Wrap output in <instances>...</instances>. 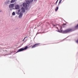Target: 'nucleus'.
Segmentation results:
<instances>
[{
    "label": "nucleus",
    "instance_id": "nucleus-1",
    "mask_svg": "<svg viewBox=\"0 0 78 78\" xmlns=\"http://www.w3.org/2000/svg\"><path fill=\"white\" fill-rule=\"evenodd\" d=\"M28 48V46H26L24 48H22L18 49V51L16 52V53H18V52H20V51H24V50H27Z\"/></svg>",
    "mask_w": 78,
    "mask_h": 78
},
{
    "label": "nucleus",
    "instance_id": "nucleus-2",
    "mask_svg": "<svg viewBox=\"0 0 78 78\" xmlns=\"http://www.w3.org/2000/svg\"><path fill=\"white\" fill-rule=\"evenodd\" d=\"M72 31V30L71 29H66L63 32L64 33H69V32H71Z\"/></svg>",
    "mask_w": 78,
    "mask_h": 78
},
{
    "label": "nucleus",
    "instance_id": "nucleus-3",
    "mask_svg": "<svg viewBox=\"0 0 78 78\" xmlns=\"http://www.w3.org/2000/svg\"><path fill=\"white\" fill-rule=\"evenodd\" d=\"M66 25V24H64L63 25H61V26H59V27H60V32H62V28L64 27V25Z\"/></svg>",
    "mask_w": 78,
    "mask_h": 78
},
{
    "label": "nucleus",
    "instance_id": "nucleus-4",
    "mask_svg": "<svg viewBox=\"0 0 78 78\" xmlns=\"http://www.w3.org/2000/svg\"><path fill=\"white\" fill-rule=\"evenodd\" d=\"M39 44H36L33 45L32 47V48H35V47H38L39 46Z\"/></svg>",
    "mask_w": 78,
    "mask_h": 78
},
{
    "label": "nucleus",
    "instance_id": "nucleus-5",
    "mask_svg": "<svg viewBox=\"0 0 78 78\" xmlns=\"http://www.w3.org/2000/svg\"><path fill=\"white\" fill-rule=\"evenodd\" d=\"M19 9V5H16L15 6V9Z\"/></svg>",
    "mask_w": 78,
    "mask_h": 78
},
{
    "label": "nucleus",
    "instance_id": "nucleus-6",
    "mask_svg": "<svg viewBox=\"0 0 78 78\" xmlns=\"http://www.w3.org/2000/svg\"><path fill=\"white\" fill-rule=\"evenodd\" d=\"M14 4H11L9 5V8H13L14 7Z\"/></svg>",
    "mask_w": 78,
    "mask_h": 78
},
{
    "label": "nucleus",
    "instance_id": "nucleus-7",
    "mask_svg": "<svg viewBox=\"0 0 78 78\" xmlns=\"http://www.w3.org/2000/svg\"><path fill=\"white\" fill-rule=\"evenodd\" d=\"M23 7L24 8H27V4L25 3H23Z\"/></svg>",
    "mask_w": 78,
    "mask_h": 78
},
{
    "label": "nucleus",
    "instance_id": "nucleus-8",
    "mask_svg": "<svg viewBox=\"0 0 78 78\" xmlns=\"http://www.w3.org/2000/svg\"><path fill=\"white\" fill-rule=\"evenodd\" d=\"M21 9L22 11H23V12H25V9H24V8H23V7H22Z\"/></svg>",
    "mask_w": 78,
    "mask_h": 78
},
{
    "label": "nucleus",
    "instance_id": "nucleus-9",
    "mask_svg": "<svg viewBox=\"0 0 78 78\" xmlns=\"http://www.w3.org/2000/svg\"><path fill=\"white\" fill-rule=\"evenodd\" d=\"M22 12H21L19 16V17H20H20H22Z\"/></svg>",
    "mask_w": 78,
    "mask_h": 78
},
{
    "label": "nucleus",
    "instance_id": "nucleus-10",
    "mask_svg": "<svg viewBox=\"0 0 78 78\" xmlns=\"http://www.w3.org/2000/svg\"><path fill=\"white\" fill-rule=\"evenodd\" d=\"M16 1V0H12L11 1L10 3H14Z\"/></svg>",
    "mask_w": 78,
    "mask_h": 78
},
{
    "label": "nucleus",
    "instance_id": "nucleus-11",
    "mask_svg": "<svg viewBox=\"0 0 78 78\" xmlns=\"http://www.w3.org/2000/svg\"><path fill=\"white\" fill-rule=\"evenodd\" d=\"M26 3L27 5H29L30 3V2L29 1H27Z\"/></svg>",
    "mask_w": 78,
    "mask_h": 78
},
{
    "label": "nucleus",
    "instance_id": "nucleus-12",
    "mask_svg": "<svg viewBox=\"0 0 78 78\" xmlns=\"http://www.w3.org/2000/svg\"><path fill=\"white\" fill-rule=\"evenodd\" d=\"M52 25H53V26L54 27H55V26H56V24L55 23H52Z\"/></svg>",
    "mask_w": 78,
    "mask_h": 78
},
{
    "label": "nucleus",
    "instance_id": "nucleus-13",
    "mask_svg": "<svg viewBox=\"0 0 78 78\" xmlns=\"http://www.w3.org/2000/svg\"><path fill=\"white\" fill-rule=\"evenodd\" d=\"M58 8H58V7H57V8H56L55 9V11H58Z\"/></svg>",
    "mask_w": 78,
    "mask_h": 78
},
{
    "label": "nucleus",
    "instance_id": "nucleus-14",
    "mask_svg": "<svg viewBox=\"0 0 78 78\" xmlns=\"http://www.w3.org/2000/svg\"><path fill=\"white\" fill-rule=\"evenodd\" d=\"M61 2H62V0H59V1L58 4V6H59V4H60V3H61Z\"/></svg>",
    "mask_w": 78,
    "mask_h": 78
},
{
    "label": "nucleus",
    "instance_id": "nucleus-15",
    "mask_svg": "<svg viewBox=\"0 0 78 78\" xmlns=\"http://www.w3.org/2000/svg\"><path fill=\"white\" fill-rule=\"evenodd\" d=\"M58 0H57L55 3V5H57V3H58Z\"/></svg>",
    "mask_w": 78,
    "mask_h": 78
},
{
    "label": "nucleus",
    "instance_id": "nucleus-16",
    "mask_svg": "<svg viewBox=\"0 0 78 78\" xmlns=\"http://www.w3.org/2000/svg\"><path fill=\"white\" fill-rule=\"evenodd\" d=\"M15 12H13L12 13V15H13V16H15Z\"/></svg>",
    "mask_w": 78,
    "mask_h": 78
},
{
    "label": "nucleus",
    "instance_id": "nucleus-17",
    "mask_svg": "<svg viewBox=\"0 0 78 78\" xmlns=\"http://www.w3.org/2000/svg\"><path fill=\"white\" fill-rule=\"evenodd\" d=\"M27 38V37H26L24 38V39L23 40V41H24V40H25V38Z\"/></svg>",
    "mask_w": 78,
    "mask_h": 78
},
{
    "label": "nucleus",
    "instance_id": "nucleus-18",
    "mask_svg": "<svg viewBox=\"0 0 78 78\" xmlns=\"http://www.w3.org/2000/svg\"><path fill=\"white\" fill-rule=\"evenodd\" d=\"M18 12H20V9H19V10H18Z\"/></svg>",
    "mask_w": 78,
    "mask_h": 78
},
{
    "label": "nucleus",
    "instance_id": "nucleus-19",
    "mask_svg": "<svg viewBox=\"0 0 78 78\" xmlns=\"http://www.w3.org/2000/svg\"><path fill=\"white\" fill-rule=\"evenodd\" d=\"M32 2H33V0H31Z\"/></svg>",
    "mask_w": 78,
    "mask_h": 78
},
{
    "label": "nucleus",
    "instance_id": "nucleus-20",
    "mask_svg": "<svg viewBox=\"0 0 78 78\" xmlns=\"http://www.w3.org/2000/svg\"><path fill=\"white\" fill-rule=\"evenodd\" d=\"M57 29H58V28L57 27Z\"/></svg>",
    "mask_w": 78,
    "mask_h": 78
},
{
    "label": "nucleus",
    "instance_id": "nucleus-21",
    "mask_svg": "<svg viewBox=\"0 0 78 78\" xmlns=\"http://www.w3.org/2000/svg\"><path fill=\"white\" fill-rule=\"evenodd\" d=\"M7 51L6 50V51Z\"/></svg>",
    "mask_w": 78,
    "mask_h": 78
}]
</instances>
